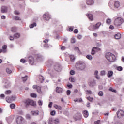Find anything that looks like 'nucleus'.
<instances>
[{"label": "nucleus", "instance_id": "obj_14", "mask_svg": "<svg viewBox=\"0 0 124 124\" xmlns=\"http://www.w3.org/2000/svg\"><path fill=\"white\" fill-rule=\"evenodd\" d=\"M90 87H94L95 86V82L94 81H90L88 82Z\"/></svg>", "mask_w": 124, "mask_h": 124}, {"label": "nucleus", "instance_id": "obj_40", "mask_svg": "<svg viewBox=\"0 0 124 124\" xmlns=\"http://www.w3.org/2000/svg\"><path fill=\"white\" fill-rule=\"evenodd\" d=\"M92 92L91 90H86V94H92Z\"/></svg>", "mask_w": 124, "mask_h": 124}, {"label": "nucleus", "instance_id": "obj_17", "mask_svg": "<svg viewBox=\"0 0 124 124\" xmlns=\"http://www.w3.org/2000/svg\"><path fill=\"white\" fill-rule=\"evenodd\" d=\"M94 75H95V77L98 80H99L100 79V77L98 76V71L96 70L94 73Z\"/></svg>", "mask_w": 124, "mask_h": 124}, {"label": "nucleus", "instance_id": "obj_49", "mask_svg": "<svg viewBox=\"0 0 124 124\" xmlns=\"http://www.w3.org/2000/svg\"><path fill=\"white\" fill-rule=\"evenodd\" d=\"M5 93V94H9L10 93H11V91L10 90L6 91Z\"/></svg>", "mask_w": 124, "mask_h": 124}, {"label": "nucleus", "instance_id": "obj_37", "mask_svg": "<svg viewBox=\"0 0 124 124\" xmlns=\"http://www.w3.org/2000/svg\"><path fill=\"white\" fill-rule=\"evenodd\" d=\"M54 123V124H59V123H60V120H59V119H55Z\"/></svg>", "mask_w": 124, "mask_h": 124}, {"label": "nucleus", "instance_id": "obj_60", "mask_svg": "<svg viewBox=\"0 0 124 124\" xmlns=\"http://www.w3.org/2000/svg\"><path fill=\"white\" fill-rule=\"evenodd\" d=\"M20 62H23V63H25V62H26V60H25L23 59H21L20 60Z\"/></svg>", "mask_w": 124, "mask_h": 124}, {"label": "nucleus", "instance_id": "obj_8", "mask_svg": "<svg viewBox=\"0 0 124 124\" xmlns=\"http://www.w3.org/2000/svg\"><path fill=\"white\" fill-rule=\"evenodd\" d=\"M43 18L46 21H49L51 19V16L49 14H45L43 15Z\"/></svg>", "mask_w": 124, "mask_h": 124}, {"label": "nucleus", "instance_id": "obj_11", "mask_svg": "<svg viewBox=\"0 0 124 124\" xmlns=\"http://www.w3.org/2000/svg\"><path fill=\"white\" fill-rule=\"evenodd\" d=\"M101 26V23L98 22L96 25H94L93 26V30H96L99 29V27Z\"/></svg>", "mask_w": 124, "mask_h": 124}, {"label": "nucleus", "instance_id": "obj_35", "mask_svg": "<svg viewBox=\"0 0 124 124\" xmlns=\"http://www.w3.org/2000/svg\"><path fill=\"white\" fill-rule=\"evenodd\" d=\"M87 99H88V100H89V101H91V102L93 101V98H92L91 97H88Z\"/></svg>", "mask_w": 124, "mask_h": 124}, {"label": "nucleus", "instance_id": "obj_16", "mask_svg": "<svg viewBox=\"0 0 124 124\" xmlns=\"http://www.w3.org/2000/svg\"><path fill=\"white\" fill-rule=\"evenodd\" d=\"M113 74H114L113 71H108L107 76L108 77V78H111V76H113Z\"/></svg>", "mask_w": 124, "mask_h": 124}, {"label": "nucleus", "instance_id": "obj_2", "mask_svg": "<svg viewBox=\"0 0 124 124\" xmlns=\"http://www.w3.org/2000/svg\"><path fill=\"white\" fill-rule=\"evenodd\" d=\"M105 57L108 61V62H115L116 61V56L115 55L111 53L108 52L106 54Z\"/></svg>", "mask_w": 124, "mask_h": 124}, {"label": "nucleus", "instance_id": "obj_4", "mask_svg": "<svg viewBox=\"0 0 124 124\" xmlns=\"http://www.w3.org/2000/svg\"><path fill=\"white\" fill-rule=\"evenodd\" d=\"M117 117L118 119H123L124 117V111L122 109H119L117 111Z\"/></svg>", "mask_w": 124, "mask_h": 124}, {"label": "nucleus", "instance_id": "obj_24", "mask_svg": "<svg viewBox=\"0 0 124 124\" xmlns=\"http://www.w3.org/2000/svg\"><path fill=\"white\" fill-rule=\"evenodd\" d=\"M74 50L75 52L77 53H78V54H80V49H79V47H76L74 48Z\"/></svg>", "mask_w": 124, "mask_h": 124}, {"label": "nucleus", "instance_id": "obj_57", "mask_svg": "<svg viewBox=\"0 0 124 124\" xmlns=\"http://www.w3.org/2000/svg\"><path fill=\"white\" fill-rule=\"evenodd\" d=\"M44 47L45 48H48L49 47V45H48V44H46L44 45Z\"/></svg>", "mask_w": 124, "mask_h": 124}, {"label": "nucleus", "instance_id": "obj_27", "mask_svg": "<svg viewBox=\"0 0 124 124\" xmlns=\"http://www.w3.org/2000/svg\"><path fill=\"white\" fill-rule=\"evenodd\" d=\"M70 59L71 62H74V60H75V57L74 55H70Z\"/></svg>", "mask_w": 124, "mask_h": 124}, {"label": "nucleus", "instance_id": "obj_29", "mask_svg": "<svg viewBox=\"0 0 124 124\" xmlns=\"http://www.w3.org/2000/svg\"><path fill=\"white\" fill-rule=\"evenodd\" d=\"M106 74V72L104 70L101 71L100 72V75L101 76H104Z\"/></svg>", "mask_w": 124, "mask_h": 124}, {"label": "nucleus", "instance_id": "obj_20", "mask_svg": "<svg viewBox=\"0 0 124 124\" xmlns=\"http://www.w3.org/2000/svg\"><path fill=\"white\" fill-rule=\"evenodd\" d=\"M83 115L85 118H88L89 117V112L87 110H84L83 111Z\"/></svg>", "mask_w": 124, "mask_h": 124}, {"label": "nucleus", "instance_id": "obj_50", "mask_svg": "<svg viewBox=\"0 0 124 124\" xmlns=\"http://www.w3.org/2000/svg\"><path fill=\"white\" fill-rule=\"evenodd\" d=\"M70 74H71V75H74L75 74V71L72 70L71 71H70Z\"/></svg>", "mask_w": 124, "mask_h": 124}, {"label": "nucleus", "instance_id": "obj_39", "mask_svg": "<svg viewBox=\"0 0 124 124\" xmlns=\"http://www.w3.org/2000/svg\"><path fill=\"white\" fill-rule=\"evenodd\" d=\"M98 95L99 96H103V92L102 91L99 92Z\"/></svg>", "mask_w": 124, "mask_h": 124}, {"label": "nucleus", "instance_id": "obj_6", "mask_svg": "<svg viewBox=\"0 0 124 124\" xmlns=\"http://www.w3.org/2000/svg\"><path fill=\"white\" fill-rule=\"evenodd\" d=\"M16 123L17 124H25V119L21 116H19L16 119Z\"/></svg>", "mask_w": 124, "mask_h": 124}, {"label": "nucleus", "instance_id": "obj_58", "mask_svg": "<svg viewBox=\"0 0 124 124\" xmlns=\"http://www.w3.org/2000/svg\"><path fill=\"white\" fill-rule=\"evenodd\" d=\"M52 105H53V102H51L49 103V105H48V107L49 108H52Z\"/></svg>", "mask_w": 124, "mask_h": 124}, {"label": "nucleus", "instance_id": "obj_23", "mask_svg": "<svg viewBox=\"0 0 124 124\" xmlns=\"http://www.w3.org/2000/svg\"><path fill=\"white\" fill-rule=\"evenodd\" d=\"M20 36V33H16L14 34L15 38H19Z\"/></svg>", "mask_w": 124, "mask_h": 124}, {"label": "nucleus", "instance_id": "obj_13", "mask_svg": "<svg viewBox=\"0 0 124 124\" xmlns=\"http://www.w3.org/2000/svg\"><path fill=\"white\" fill-rule=\"evenodd\" d=\"M14 120V115H11V116H9L8 118H7V121L9 122V123H11V122H12V121Z\"/></svg>", "mask_w": 124, "mask_h": 124}, {"label": "nucleus", "instance_id": "obj_9", "mask_svg": "<svg viewBox=\"0 0 124 124\" xmlns=\"http://www.w3.org/2000/svg\"><path fill=\"white\" fill-rule=\"evenodd\" d=\"M33 89H35L36 90H37V92L39 93H42V91H41V87H40V86H38L37 85H33Z\"/></svg>", "mask_w": 124, "mask_h": 124}, {"label": "nucleus", "instance_id": "obj_63", "mask_svg": "<svg viewBox=\"0 0 124 124\" xmlns=\"http://www.w3.org/2000/svg\"><path fill=\"white\" fill-rule=\"evenodd\" d=\"M15 14H16V15H19V14H20V13H19V11H15Z\"/></svg>", "mask_w": 124, "mask_h": 124}, {"label": "nucleus", "instance_id": "obj_47", "mask_svg": "<svg viewBox=\"0 0 124 124\" xmlns=\"http://www.w3.org/2000/svg\"><path fill=\"white\" fill-rule=\"evenodd\" d=\"M76 41H75V38H72L71 39V43H75Z\"/></svg>", "mask_w": 124, "mask_h": 124}, {"label": "nucleus", "instance_id": "obj_43", "mask_svg": "<svg viewBox=\"0 0 124 124\" xmlns=\"http://www.w3.org/2000/svg\"><path fill=\"white\" fill-rule=\"evenodd\" d=\"M38 105L40 106H42V104H43V102L41 100H39L38 102Z\"/></svg>", "mask_w": 124, "mask_h": 124}, {"label": "nucleus", "instance_id": "obj_28", "mask_svg": "<svg viewBox=\"0 0 124 124\" xmlns=\"http://www.w3.org/2000/svg\"><path fill=\"white\" fill-rule=\"evenodd\" d=\"M31 114H32L33 116H37V115H38V111H31Z\"/></svg>", "mask_w": 124, "mask_h": 124}, {"label": "nucleus", "instance_id": "obj_55", "mask_svg": "<svg viewBox=\"0 0 124 124\" xmlns=\"http://www.w3.org/2000/svg\"><path fill=\"white\" fill-rule=\"evenodd\" d=\"M77 37L78 39H82V37H83V36H82V35H78L77 36Z\"/></svg>", "mask_w": 124, "mask_h": 124}, {"label": "nucleus", "instance_id": "obj_56", "mask_svg": "<svg viewBox=\"0 0 124 124\" xmlns=\"http://www.w3.org/2000/svg\"><path fill=\"white\" fill-rule=\"evenodd\" d=\"M15 20H21V18H20V17H19V16H16L15 17Z\"/></svg>", "mask_w": 124, "mask_h": 124}, {"label": "nucleus", "instance_id": "obj_3", "mask_svg": "<svg viewBox=\"0 0 124 124\" xmlns=\"http://www.w3.org/2000/svg\"><path fill=\"white\" fill-rule=\"evenodd\" d=\"M124 23V20L120 17L116 18L114 22V25L116 27H120Z\"/></svg>", "mask_w": 124, "mask_h": 124}, {"label": "nucleus", "instance_id": "obj_25", "mask_svg": "<svg viewBox=\"0 0 124 124\" xmlns=\"http://www.w3.org/2000/svg\"><path fill=\"white\" fill-rule=\"evenodd\" d=\"M89 19L91 20V21H93V16L92 14H88V15Z\"/></svg>", "mask_w": 124, "mask_h": 124}, {"label": "nucleus", "instance_id": "obj_61", "mask_svg": "<svg viewBox=\"0 0 124 124\" xmlns=\"http://www.w3.org/2000/svg\"><path fill=\"white\" fill-rule=\"evenodd\" d=\"M100 124V121L99 120L95 121L94 123V124Z\"/></svg>", "mask_w": 124, "mask_h": 124}, {"label": "nucleus", "instance_id": "obj_26", "mask_svg": "<svg viewBox=\"0 0 124 124\" xmlns=\"http://www.w3.org/2000/svg\"><path fill=\"white\" fill-rule=\"evenodd\" d=\"M34 27H36V23H33L30 25V29H32V28H34Z\"/></svg>", "mask_w": 124, "mask_h": 124}, {"label": "nucleus", "instance_id": "obj_41", "mask_svg": "<svg viewBox=\"0 0 124 124\" xmlns=\"http://www.w3.org/2000/svg\"><path fill=\"white\" fill-rule=\"evenodd\" d=\"M93 48L96 52H98V51H100V49L99 48V47H94Z\"/></svg>", "mask_w": 124, "mask_h": 124}, {"label": "nucleus", "instance_id": "obj_7", "mask_svg": "<svg viewBox=\"0 0 124 124\" xmlns=\"http://www.w3.org/2000/svg\"><path fill=\"white\" fill-rule=\"evenodd\" d=\"M29 61L30 64L31 65H33L35 62V60L34 59V58H33V57L32 56L29 57Z\"/></svg>", "mask_w": 124, "mask_h": 124}, {"label": "nucleus", "instance_id": "obj_22", "mask_svg": "<svg viewBox=\"0 0 124 124\" xmlns=\"http://www.w3.org/2000/svg\"><path fill=\"white\" fill-rule=\"evenodd\" d=\"M121 34L120 33H118L117 34H116L115 35V38L116 39H120V38H121Z\"/></svg>", "mask_w": 124, "mask_h": 124}, {"label": "nucleus", "instance_id": "obj_33", "mask_svg": "<svg viewBox=\"0 0 124 124\" xmlns=\"http://www.w3.org/2000/svg\"><path fill=\"white\" fill-rule=\"evenodd\" d=\"M15 104H10V108H11V109H15Z\"/></svg>", "mask_w": 124, "mask_h": 124}, {"label": "nucleus", "instance_id": "obj_21", "mask_svg": "<svg viewBox=\"0 0 124 124\" xmlns=\"http://www.w3.org/2000/svg\"><path fill=\"white\" fill-rule=\"evenodd\" d=\"M54 107L56 108V109H57V110H62V108L60 106L56 104L54 105Z\"/></svg>", "mask_w": 124, "mask_h": 124}, {"label": "nucleus", "instance_id": "obj_31", "mask_svg": "<svg viewBox=\"0 0 124 124\" xmlns=\"http://www.w3.org/2000/svg\"><path fill=\"white\" fill-rule=\"evenodd\" d=\"M30 96H31V97H34L35 98L37 97V95H36V94L35 93H31Z\"/></svg>", "mask_w": 124, "mask_h": 124}, {"label": "nucleus", "instance_id": "obj_48", "mask_svg": "<svg viewBox=\"0 0 124 124\" xmlns=\"http://www.w3.org/2000/svg\"><path fill=\"white\" fill-rule=\"evenodd\" d=\"M26 119H27L28 120H30V119H31V116L29 114H27L26 115Z\"/></svg>", "mask_w": 124, "mask_h": 124}, {"label": "nucleus", "instance_id": "obj_15", "mask_svg": "<svg viewBox=\"0 0 124 124\" xmlns=\"http://www.w3.org/2000/svg\"><path fill=\"white\" fill-rule=\"evenodd\" d=\"M7 12V7L4 6H2L1 7V13H5Z\"/></svg>", "mask_w": 124, "mask_h": 124}, {"label": "nucleus", "instance_id": "obj_12", "mask_svg": "<svg viewBox=\"0 0 124 124\" xmlns=\"http://www.w3.org/2000/svg\"><path fill=\"white\" fill-rule=\"evenodd\" d=\"M54 69L59 72L62 70V66L60 64H57L54 67Z\"/></svg>", "mask_w": 124, "mask_h": 124}, {"label": "nucleus", "instance_id": "obj_64", "mask_svg": "<svg viewBox=\"0 0 124 124\" xmlns=\"http://www.w3.org/2000/svg\"><path fill=\"white\" fill-rule=\"evenodd\" d=\"M67 86L68 87V88H69L70 89H71V88H72V85H71V84H68L67 85Z\"/></svg>", "mask_w": 124, "mask_h": 124}, {"label": "nucleus", "instance_id": "obj_54", "mask_svg": "<svg viewBox=\"0 0 124 124\" xmlns=\"http://www.w3.org/2000/svg\"><path fill=\"white\" fill-rule=\"evenodd\" d=\"M6 48H7V46L4 45L2 46L3 50H6Z\"/></svg>", "mask_w": 124, "mask_h": 124}, {"label": "nucleus", "instance_id": "obj_34", "mask_svg": "<svg viewBox=\"0 0 124 124\" xmlns=\"http://www.w3.org/2000/svg\"><path fill=\"white\" fill-rule=\"evenodd\" d=\"M106 23H107L108 25H110V24L111 23V19L108 18V19H107V20H106Z\"/></svg>", "mask_w": 124, "mask_h": 124}, {"label": "nucleus", "instance_id": "obj_44", "mask_svg": "<svg viewBox=\"0 0 124 124\" xmlns=\"http://www.w3.org/2000/svg\"><path fill=\"white\" fill-rule=\"evenodd\" d=\"M50 114L51 115V116H55V115L56 114V111L53 110L51 112Z\"/></svg>", "mask_w": 124, "mask_h": 124}, {"label": "nucleus", "instance_id": "obj_62", "mask_svg": "<svg viewBox=\"0 0 124 124\" xmlns=\"http://www.w3.org/2000/svg\"><path fill=\"white\" fill-rule=\"evenodd\" d=\"M49 42V40H48V39H46L45 40H44L43 42H44L45 43H47V42Z\"/></svg>", "mask_w": 124, "mask_h": 124}, {"label": "nucleus", "instance_id": "obj_46", "mask_svg": "<svg viewBox=\"0 0 124 124\" xmlns=\"http://www.w3.org/2000/svg\"><path fill=\"white\" fill-rule=\"evenodd\" d=\"M109 90L111 92H112L113 93H116V90H115V89H114L112 88H110Z\"/></svg>", "mask_w": 124, "mask_h": 124}, {"label": "nucleus", "instance_id": "obj_52", "mask_svg": "<svg viewBox=\"0 0 124 124\" xmlns=\"http://www.w3.org/2000/svg\"><path fill=\"white\" fill-rule=\"evenodd\" d=\"M71 93V91H70V90H67L66 92L67 95H70Z\"/></svg>", "mask_w": 124, "mask_h": 124}, {"label": "nucleus", "instance_id": "obj_5", "mask_svg": "<svg viewBox=\"0 0 124 124\" xmlns=\"http://www.w3.org/2000/svg\"><path fill=\"white\" fill-rule=\"evenodd\" d=\"M25 105L26 107H28L29 105H32L33 106H34V105H35V103H34V101L33 100L28 99L25 101Z\"/></svg>", "mask_w": 124, "mask_h": 124}, {"label": "nucleus", "instance_id": "obj_38", "mask_svg": "<svg viewBox=\"0 0 124 124\" xmlns=\"http://www.w3.org/2000/svg\"><path fill=\"white\" fill-rule=\"evenodd\" d=\"M6 72H7L9 74H10L11 73V72H12V71H11V70H10V69L7 68L6 69Z\"/></svg>", "mask_w": 124, "mask_h": 124}, {"label": "nucleus", "instance_id": "obj_45", "mask_svg": "<svg viewBox=\"0 0 124 124\" xmlns=\"http://www.w3.org/2000/svg\"><path fill=\"white\" fill-rule=\"evenodd\" d=\"M16 31V28L15 27L12 28L11 31H12V32H15Z\"/></svg>", "mask_w": 124, "mask_h": 124}, {"label": "nucleus", "instance_id": "obj_10", "mask_svg": "<svg viewBox=\"0 0 124 124\" xmlns=\"http://www.w3.org/2000/svg\"><path fill=\"white\" fill-rule=\"evenodd\" d=\"M56 92L58 93H63V89L62 88L57 87Z\"/></svg>", "mask_w": 124, "mask_h": 124}, {"label": "nucleus", "instance_id": "obj_32", "mask_svg": "<svg viewBox=\"0 0 124 124\" xmlns=\"http://www.w3.org/2000/svg\"><path fill=\"white\" fill-rule=\"evenodd\" d=\"M86 58L87 59H88V60H93V56H92V55H88L86 56Z\"/></svg>", "mask_w": 124, "mask_h": 124}, {"label": "nucleus", "instance_id": "obj_59", "mask_svg": "<svg viewBox=\"0 0 124 124\" xmlns=\"http://www.w3.org/2000/svg\"><path fill=\"white\" fill-rule=\"evenodd\" d=\"M78 32H79V31H78V29H75L74 30V33H78Z\"/></svg>", "mask_w": 124, "mask_h": 124}, {"label": "nucleus", "instance_id": "obj_1", "mask_svg": "<svg viewBox=\"0 0 124 124\" xmlns=\"http://www.w3.org/2000/svg\"><path fill=\"white\" fill-rule=\"evenodd\" d=\"M75 67L78 71H84L86 69V63L83 61H78L76 62Z\"/></svg>", "mask_w": 124, "mask_h": 124}, {"label": "nucleus", "instance_id": "obj_36", "mask_svg": "<svg viewBox=\"0 0 124 124\" xmlns=\"http://www.w3.org/2000/svg\"><path fill=\"white\" fill-rule=\"evenodd\" d=\"M27 78H28V76H26L24 77H22V80L23 82H26L27 81Z\"/></svg>", "mask_w": 124, "mask_h": 124}, {"label": "nucleus", "instance_id": "obj_30", "mask_svg": "<svg viewBox=\"0 0 124 124\" xmlns=\"http://www.w3.org/2000/svg\"><path fill=\"white\" fill-rule=\"evenodd\" d=\"M95 53H96V51L95 50L94 48L93 47L91 51V55H95Z\"/></svg>", "mask_w": 124, "mask_h": 124}, {"label": "nucleus", "instance_id": "obj_42", "mask_svg": "<svg viewBox=\"0 0 124 124\" xmlns=\"http://www.w3.org/2000/svg\"><path fill=\"white\" fill-rule=\"evenodd\" d=\"M117 69L119 71H122V70H123V67H122L121 66H118L117 67Z\"/></svg>", "mask_w": 124, "mask_h": 124}, {"label": "nucleus", "instance_id": "obj_19", "mask_svg": "<svg viewBox=\"0 0 124 124\" xmlns=\"http://www.w3.org/2000/svg\"><path fill=\"white\" fill-rule=\"evenodd\" d=\"M120 2L119 1H115L114 3V7L115 8H118L120 6Z\"/></svg>", "mask_w": 124, "mask_h": 124}, {"label": "nucleus", "instance_id": "obj_51", "mask_svg": "<svg viewBox=\"0 0 124 124\" xmlns=\"http://www.w3.org/2000/svg\"><path fill=\"white\" fill-rule=\"evenodd\" d=\"M52 123H53V119L52 118H50L48 120V124H52Z\"/></svg>", "mask_w": 124, "mask_h": 124}, {"label": "nucleus", "instance_id": "obj_53", "mask_svg": "<svg viewBox=\"0 0 124 124\" xmlns=\"http://www.w3.org/2000/svg\"><path fill=\"white\" fill-rule=\"evenodd\" d=\"M69 80H70V82H72L73 83H74L75 79H74V78H69Z\"/></svg>", "mask_w": 124, "mask_h": 124}, {"label": "nucleus", "instance_id": "obj_18", "mask_svg": "<svg viewBox=\"0 0 124 124\" xmlns=\"http://www.w3.org/2000/svg\"><path fill=\"white\" fill-rule=\"evenodd\" d=\"M94 3V1H93V0H88L87 1V4L88 5H92Z\"/></svg>", "mask_w": 124, "mask_h": 124}]
</instances>
